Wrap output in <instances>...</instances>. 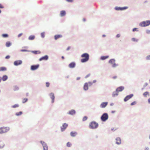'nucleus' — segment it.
I'll use <instances>...</instances> for the list:
<instances>
[{"mask_svg": "<svg viewBox=\"0 0 150 150\" xmlns=\"http://www.w3.org/2000/svg\"><path fill=\"white\" fill-rule=\"evenodd\" d=\"M82 58L81 59V62L82 63H84L87 62L89 59V55L87 53H84L81 55Z\"/></svg>", "mask_w": 150, "mask_h": 150, "instance_id": "f257e3e1", "label": "nucleus"}, {"mask_svg": "<svg viewBox=\"0 0 150 150\" xmlns=\"http://www.w3.org/2000/svg\"><path fill=\"white\" fill-rule=\"evenodd\" d=\"M9 130V128L8 127H2L0 128V134L6 133Z\"/></svg>", "mask_w": 150, "mask_h": 150, "instance_id": "f03ea898", "label": "nucleus"}, {"mask_svg": "<svg viewBox=\"0 0 150 150\" xmlns=\"http://www.w3.org/2000/svg\"><path fill=\"white\" fill-rule=\"evenodd\" d=\"M98 126V124L94 121L91 122L89 125V127L91 129H95Z\"/></svg>", "mask_w": 150, "mask_h": 150, "instance_id": "7ed1b4c3", "label": "nucleus"}, {"mask_svg": "<svg viewBox=\"0 0 150 150\" xmlns=\"http://www.w3.org/2000/svg\"><path fill=\"white\" fill-rule=\"evenodd\" d=\"M150 24V21H147L142 22L140 23V25L142 27H145L149 25Z\"/></svg>", "mask_w": 150, "mask_h": 150, "instance_id": "20e7f679", "label": "nucleus"}, {"mask_svg": "<svg viewBox=\"0 0 150 150\" xmlns=\"http://www.w3.org/2000/svg\"><path fill=\"white\" fill-rule=\"evenodd\" d=\"M108 118V114L106 113H104L101 117V120L103 121H105Z\"/></svg>", "mask_w": 150, "mask_h": 150, "instance_id": "39448f33", "label": "nucleus"}, {"mask_svg": "<svg viewBox=\"0 0 150 150\" xmlns=\"http://www.w3.org/2000/svg\"><path fill=\"white\" fill-rule=\"evenodd\" d=\"M40 143L42 145L44 150H47L48 146L47 144L44 142L42 141H41Z\"/></svg>", "mask_w": 150, "mask_h": 150, "instance_id": "423d86ee", "label": "nucleus"}, {"mask_svg": "<svg viewBox=\"0 0 150 150\" xmlns=\"http://www.w3.org/2000/svg\"><path fill=\"white\" fill-rule=\"evenodd\" d=\"M68 126V124L64 123L61 127V130L62 131H64Z\"/></svg>", "mask_w": 150, "mask_h": 150, "instance_id": "0eeeda50", "label": "nucleus"}, {"mask_svg": "<svg viewBox=\"0 0 150 150\" xmlns=\"http://www.w3.org/2000/svg\"><path fill=\"white\" fill-rule=\"evenodd\" d=\"M133 96V94H131L129 95H128L124 99V101L126 102L128 100L131 98Z\"/></svg>", "mask_w": 150, "mask_h": 150, "instance_id": "6e6552de", "label": "nucleus"}, {"mask_svg": "<svg viewBox=\"0 0 150 150\" xmlns=\"http://www.w3.org/2000/svg\"><path fill=\"white\" fill-rule=\"evenodd\" d=\"M39 66V64L32 65L31 67V69L32 70H36L38 68Z\"/></svg>", "mask_w": 150, "mask_h": 150, "instance_id": "1a4fd4ad", "label": "nucleus"}, {"mask_svg": "<svg viewBox=\"0 0 150 150\" xmlns=\"http://www.w3.org/2000/svg\"><path fill=\"white\" fill-rule=\"evenodd\" d=\"M22 61L21 60L15 61L14 62V64L15 66H18L21 64L22 63Z\"/></svg>", "mask_w": 150, "mask_h": 150, "instance_id": "9d476101", "label": "nucleus"}, {"mask_svg": "<svg viewBox=\"0 0 150 150\" xmlns=\"http://www.w3.org/2000/svg\"><path fill=\"white\" fill-rule=\"evenodd\" d=\"M76 66V63L74 62L70 63L69 65V67L71 68H74Z\"/></svg>", "mask_w": 150, "mask_h": 150, "instance_id": "9b49d317", "label": "nucleus"}, {"mask_svg": "<svg viewBox=\"0 0 150 150\" xmlns=\"http://www.w3.org/2000/svg\"><path fill=\"white\" fill-rule=\"evenodd\" d=\"M50 98L52 99V103H53L54 102V99L55 98L54 94L52 93H51L50 94Z\"/></svg>", "mask_w": 150, "mask_h": 150, "instance_id": "f8f14e48", "label": "nucleus"}, {"mask_svg": "<svg viewBox=\"0 0 150 150\" xmlns=\"http://www.w3.org/2000/svg\"><path fill=\"white\" fill-rule=\"evenodd\" d=\"M124 88L123 86H121L117 88L116 90V91L117 92H120L123 90Z\"/></svg>", "mask_w": 150, "mask_h": 150, "instance_id": "ddd939ff", "label": "nucleus"}, {"mask_svg": "<svg viewBox=\"0 0 150 150\" xmlns=\"http://www.w3.org/2000/svg\"><path fill=\"white\" fill-rule=\"evenodd\" d=\"M128 7H116L115 8V9L117 10H123L127 9V8Z\"/></svg>", "mask_w": 150, "mask_h": 150, "instance_id": "4468645a", "label": "nucleus"}, {"mask_svg": "<svg viewBox=\"0 0 150 150\" xmlns=\"http://www.w3.org/2000/svg\"><path fill=\"white\" fill-rule=\"evenodd\" d=\"M48 59V57L47 55H45L44 57H43L41 58H40L39 60L40 61H41L42 60H47Z\"/></svg>", "mask_w": 150, "mask_h": 150, "instance_id": "2eb2a0df", "label": "nucleus"}, {"mask_svg": "<svg viewBox=\"0 0 150 150\" xmlns=\"http://www.w3.org/2000/svg\"><path fill=\"white\" fill-rule=\"evenodd\" d=\"M116 143L117 144H120L121 143V140L120 138L117 137L116 139Z\"/></svg>", "mask_w": 150, "mask_h": 150, "instance_id": "dca6fc26", "label": "nucleus"}, {"mask_svg": "<svg viewBox=\"0 0 150 150\" xmlns=\"http://www.w3.org/2000/svg\"><path fill=\"white\" fill-rule=\"evenodd\" d=\"M108 103L107 102L102 103L100 105L101 107L102 108H104L107 106Z\"/></svg>", "mask_w": 150, "mask_h": 150, "instance_id": "f3484780", "label": "nucleus"}, {"mask_svg": "<svg viewBox=\"0 0 150 150\" xmlns=\"http://www.w3.org/2000/svg\"><path fill=\"white\" fill-rule=\"evenodd\" d=\"M60 16L62 17H63L65 16L66 15L65 11H61L60 13Z\"/></svg>", "mask_w": 150, "mask_h": 150, "instance_id": "a211bd4d", "label": "nucleus"}, {"mask_svg": "<svg viewBox=\"0 0 150 150\" xmlns=\"http://www.w3.org/2000/svg\"><path fill=\"white\" fill-rule=\"evenodd\" d=\"M62 37V35H56L54 36V39L55 40H57V39L61 38Z\"/></svg>", "mask_w": 150, "mask_h": 150, "instance_id": "6ab92c4d", "label": "nucleus"}, {"mask_svg": "<svg viewBox=\"0 0 150 150\" xmlns=\"http://www.w3.org/2000/svg\"><path fill=\"white\" fill-rule=\"evenodd\" d=\"M88 84L87 83H85L84 85L83 88L85 90H87L88 89Z\"/></svg>", "mask_w": 150, "mask_h": 150, "instance_id": "aec40b11", "label": "nucleus"}, {"mask_svg": "<svg viewBox=\"0 0 150 150\" xmlns=\"http://www.w3.org/2000/svg\"><path fill=\"white\" fill-rule=\"evenodd\" d=\"M75 113V110H72L69 111V114L71 115H73Z\"/></svg>", "mask_w": 150, "mask_h": 150, "instance_id": "412c9836", "label": "nucleus"}, {"mask_svg": "<svg viewBox=\"0 0 150 150\" xmlns=\"http://www.w3.org/2000/svg\"><path fill=\"white\" fill-rule=\"evenodd\" d=\"M109 62L112 65L115 62V60L114 59H111L109 61Z\"/></svg>", "mask_w": 150, "mask_h": 150, "instance_id": "4be33fe9", "label": "nucleus"}, {"mask_svg": "<svg viewBox=\"0 0 150 150\" xmlns=\"http://www.w3.org/2000/svg\"><path fill=\"white\" fill-rule=\"evenodd\" d=\"M77 134V133L76 132H72L70 133L72 137H74Z\"/></svg>", "mask_w": 150, "mask_h": 150, "instance_id": "5701e85b", "label": "nucleus"}, {"mask_svg": "<svg viewBox=\"0 0 150 150\" xmlns=\"http://www.w3.org/2000/svg\"><path fill=\"white\" fill-rule=\"evenodd\" d=\"M35 38V36L34 35L30 36L28 38V39L29 40H33Z\"/></svg>", "mask_w": 150, "mask_h": 150, "instance_id": "b1692460", "label": "nucleus"}, {"mask_svg": "<svg viewBox=\"0 0 150 150\" xmlns=\"http://www.w3.org/2000/svg\"><path fill=\"white\" fill-rule=\"evenodd\" d=\"M11 45V43L9 41H8L6 42V47H10Z\"/></svg>", "mask_w": 150, "mask_h": 150, "instance_id": "393cba45", "label": "nucleus"}, {"mask_svg": "<svg viewBox=\"0 0 150 150\" xmlns=\"http://www.w3.org/2000/svg\"><path fill=\"white\" fill-rule=\"evenodd\" d=\"M143 95L145 97H147V96H149V93L147 91L143 93Z\"/></svg>", "mask_w": 150, "mask_h": 150, "instance_id": "a878e982", "label": "nucleus"}, {"mask_svg": "<svg viewBox=\"0 0 150 150\" xmlns=\"http://www.w3.org/2000/svg\"><path fill=\"white\" fill-rule=\"evenodd\" d=\"M108 56H102L101 57L100 59L102 60H104L108 58Z\"/></svg>", "mask_w": 150, "mask_h": 150, "instance_id": "bb28decb", "label": "nucleus"}, {"mask_svg": "<svg viewBox=\"0 0 150 150\" xmlns=\"http://www.w3.org/2000/svg\"><path fill=\"white\" fill-rule=\"evenodd\" d=\"M7 79V76L6 75H4L3 76L2 79L3 81H5Z\"/></svg>", "mask_w": 150, "mask_h": 150, "instance_id": "cd10ccee", "label": "nucleus"}, {"mask_svg": "<svg viewBox=\"0 0 150 150\" xmlns=\"http://www.w3.org/2000/svg\"><path fill=\"white\" fill-rule=\"evenodd\" d=\"M13 89L14 91H18L19 89V88L17 86H13Z\"/></svg>", "mask_w": 150, "mask_h": 150, "instance_id": "c85d7f7f", "label": "nucleus"}, {"mask_svg": "<svg viewBox=\"0 0 150 150\" xmlns=\"http://www.w3.org/2000/svg\"><path fill=\"white\" fill-rule=\"evenodd\" d=\"M6 70V68L5 67H0V71H5Z\"/></svg>", "mask_w": 150, "mask_h": 150, "instance_id": "c756f323", "label": "nucleus"}, {"mask_svg": "<svg viewBox=\"0 0 150 150\" xmlns=\"http://www.w3.org/2000/svg\"><path fill=\"white\" fill-rule=\"evenodd\" d=\"M4 144L2 142H0V148H3L4 146Z\"/></svg>", "mask_w": 150, "mask_h": 150, "instance_id": "7c9ffc66", "label": "nucleus"}, {"mask_svg": "<svg viewBox=\"0 0 150 150\" xmlns=\"http://www.w3.org/2000/svg\"><path fill=\"white\" fill-rule=\"evenodd\" d=\"M22 114V112L21 111L19 112L16 113V116H18L21 115Z\"/></svg>", "mask_w": 150, "mask_h": 150, "instance_id": "2f4dec72", "label": "nucleus"}, {"mask_svg": "<svg viewBox=\"0 0 150 150\" xmlns=\"http://www.w3.org/2000/svg\"><path fill=\"white\" fill-rule=\"evenodd\" d=\"M71 146V144L69 142H68L67 144V146L68 147H70Z\"/></svg>", "mask_w": 150, "mask_h": 150, "instance_id": "473e14b6", "label": "nucleus"}, {"mask_svg": "<svg viewBox=\"0 0 150 150\" xmlns=\"http://www.w3.org/2000/svg\"><path fill=\"white\" fill-rule=\"evenodd\" d=\"M132 40L134 42H137L138 41V39H136L135 38H132Z\"/></svg>", "mask_w": 150, "mask_h": 150, "instance_id": "72a5a7b5", "label": "nucleus"}, {"mask_svg": "<svg viewBox=\"0 0 150 150\" xmlns=\"http://www.w3.org/2000/svg\"><path fill=\"white\" fill-rule=\"evenodd\" d=\"M19 106V105L17 104H15L13 106H12V108H17Z\"/></svg>", "mask_w": 150, "mask_h": 150, "instance_id": "f704fd0d", "label": "nucleus"}, {"mask_svg": "<svg viewBox=\"0 0 150 150\" xmlns=\"http://www.w3.org/2000/svg\"><path fill=\"white\" fill-rule=\"evenodd\" d=\"M2 36L4 38H7L8 37V35L7 34H3L2 35Z\"/></svg>", "mask_w": 150, "mask_h": 150, "instance_id": "c9c22d12", "label": "nucleus"}, {"mask_svg": "<svg viewBox=\"0 0 150 150\" xmlns=\"http://www.w3.org/2000/svg\"><path fill=\"white\" fill-rule=\"evenodd\" d=\"M28 100V99L27 98H24L23 99V103H24L26 102Z\"/></svg>", "mask_w": 150, "mask_h": 150, "instance_id": "e433bc0d", "label": "nucleus"}, {"mask_svg": "<svg viewBox=\"0 0 150 150\" xmlns=\"http://www.w3.org/2000/svg\"><path fill=\"white\" fill-rule=\"evenodd\" d=\"M117 92L116 91V92H115L113 93V96L114 97L115 96H117L118 95V94L117 93Z\"/></svg>", "mask_w": 150, "mask_h": 150, "instance_id": "4c0bfd02", "label": "nucleus"}, {"mask_svg": "<svg viewBox=\"0 0 150 150\" xmlns=\"http://www.w3.org/2000/svg\"><path fill=\"white\" fill-rule=\"evenodd\" d=\"M87 119V116H85L83 118V121H85Z\"/></svg>", "mask_w": 150, "mask_h": 150, "instance_id": "58836bf2", "label": "nucleus"}, {"mask_svg": "<svg viewBox=\"0 0 150 150\" xmlns=\"http://www.w3.org/2000/svg\"><path fill=\"white\" fill-rule=\"evenodd\" d=\"M45 34L44 32H42L41 33V35L42 38H44L45 37Z\"/></svg>", "mask_w": 150, "mask_h": 150, "instance_id": "ea45409f", "label": "nucleus"}, {"mask_svg": "<svg viewBox=\"0 0 150 150\" xmlns=\"http://www.w3.org/2000/svg\"><path fill=\"white\" fill-rule=\"evenodd\" d=\"M33 52L35 54H37L38 53H40V52L39 51H33Z\"/></svg>", "mask_w": 150, "mask_h": 150, "instance_id": "a19ab883", "label": "nucleus"}, {"mask_svg": "<svg viewBox=\"0 0 150 150\" xmlns=\"http://www.w3.org/2000/svg\"><path fill=\"white\" fill-rule=\"evenodd\" d=\"M118 65L115 63V62L112 65V67H117Z\"/></svg>", "mask_w": 150, "mask_h": 150, "instance_id": "79ce46f5", "label": "nucleus"}, {"mask_svg": "<svg viewBox=\"0 0 150 150\" xmlns=\"http://www.w3.org/2000/svg\"><path fill=\"white\" fill-rule=\"evenodd\" d=\"M50 83L48 82H47L46 83V86L47 87H49L50 86Z\"/></svg>", "mask_w": 150, "mask_h": 150, "instance_id": "37998d69", "label": "nucleus"}, {"mask_svg": "<svg viewBox=\"0 0 150 150\" xmlns=\"http://www.w3.org/2000/svg\"><path fill=\"white\" fill-rule=\"evenodd\" d=\"M136 101H134V102H132L131 104V105H134L136 104Z\"/></svg>", "mask_w": 150, "mask_h": 150, "instance_id": "c03bdc74", "label": "nucleus"}, {"mask_svg": "<svg viewBox=\"0 0 150 150\" xmlns=\"http://www.w3.org/2000/svg\"><path fill=\"white\" fill-rule=\"evenodd\" d=\"M146 59L147 60H150V55L147 56L146 57Z\"/></svg>", "mask_w": 150, "mask_h": 150, "instance_id": "a18cd8bd", "label": "nucleus"}, {"mask_svg": "<svg viewBox=\"0 0 150 150\" xmlns=\"http://www.w3.org/2000/svg\"><path fill=\"white\" fill-rule=\"evenodd\" d=\"M4 8V6L1 4H0V8Z\"/></svg>", "mask_w": 150, "mask_h": 150, "instance_id": "49530a36", "label": "nucleus"}, {"mask_svg": "<svg viewBox=\"0 0 150 150\" xmlns=\"http://www.w3.org/2000/svg\"><path fill=\"white\" fill-rule=\"evenodd\" d=\"M148 85V83H146L144 84V87H145L146 86H147Z\"/></svg>", "mask_w": 150, "mask_h": 150, "instance_id": "de8ad7c7", "label": "nucleus"}, {"mask_svg": "<svg viewBox=\"0 0 150 150\" xmlns=\"http://www.w3.org/2000/svg\"><path fill=\"white\" fill-rule=\"evenodd\" d=\"M137 28H134L132 30L134 32V31H137Z\"/></svg>", "mask_w": 150, "mask_h": 150, "instance_id": "09e8293b", "label": "nucleus"}, {"mask_svg": "<svg viewBox=\"0 0 150 150\" xmlns=\"http://www.w3.org/2000/svg\"><path fill=\"white\" fill-rule=\"evenodd\" d=\"M66 1L68 2H72L73 1V0H66Z\"/></svg>", "mask_w": 150, "mask_h": 150, "instance_id": "8fccbe9b", "label": "nucleus"}, {"mask_svg": "<svg viewBox=\"0 0 150 150\" xmlns=\"http://www.w3.org/2000/svg\"><path fill=\"white\" fill-rule=\"evenodd\" d=\"M120 37V34H118L116 35V37L117 38H119Z\"/></svg>", "mask_w": 150, "mask_h": 150, "instance_id": "3c124183", "label": "nucleus"}, {"mask_svg": "<svg viewBox=\"0 0 150 150\" xmlns=\"http://www.w3.org/2000/svg\"><path fill=\"white\" fill-rule=\"evenodd\" d=\"M10 57L8 55V56H7L5 58H6V59H8Z\"/></svg>", "mask_w": 150, "mask_h": 150, "instance_id": "603ef678", "label": "nucleus"}, {"mask_svg": "<svg viewBox=\"0 0 150 150\" xmlns=\"http://www.w3.org/2000/svg\"><path fill=\"white\" fill-rule=\"evenodd\" d=\"M22 35V33H20L18 35V37H21Z\"/></svg>", "mask_w": 150, "mask_h": 150, "instance_id": "864d4df0", "label": "nucleus"}, {"mask_svg": "<svg viewBox=\"0 0 150 150\" xmlns=\"http://www.w3.org/2000/svg\"><path fill=\"white\" fill-rule=\"evenodd\" d=\"M70 47H69L67 48V50H69L70 49Z\"/></svg>", "mask_w": 150, "mask_h": 150, "instance_id": "5fc2aeb1", "label": "nucleus"}, {"mask_svg": "<svg viewBox=\"0 0 150 150\" xmlns=\"http://www.w3.org/2000/svg\"><path fill=\"white\" fill-rule=\"evenodd\" d=\"M149 149V148L147 147H145V150H148Z\"/></svg>", "mask_w": 150, "mask_h": 150, "instance_id": "6e6d98bb", "label": "nucleus"}, {"mask_svg": "<svg viewBox=\"0 0 150 150\" xmlns=\"http://www.w3.org/2000/svg\"><path fill=\"white\" fill-rule=\"evenodd\" d=\"M21 51L22 52H25V51H26L27 50H21Z\"/></svg>", "mask_w": 150, "mask_h": 150, "instance_id": "4d7b16f0", "label": "nucleus"}, {"mask_svg": "<svg viewBox=\"0 0 150 150\" xmlns=\"http://www.w3.org/2000/svg\"><path fill=\"white\" fill-rule=\"evenodd\" d=\"M148 102L149 103H150V98L148 99Z\"/></svg>", "mask_w": 150, "mask_h": 150, "instance_id": "13d9d810", "label": "nucleus"}, {"mask_svg": "<svg viewBox=\"0 0 150 150\" xmlns=\"http://www.w3.org/2000/svg\"><path fill=\"white\" fill-rule=\"evenodd\" d=\"M117 78V76H114L113 77V79H115Z\"/></svg>", "mask_w": 150, "mask_h": 150, "instance_id": "bf43d9fd", "label": "nucleus"}, {"mask_svg": "<svg viewBox=\"0 0 150 150\" xmlns=\"http://www.w3.org/2000/svg\"><path fill=\"white\" fill-rule=\"evenodd\" d=\"M89 76H90V74H88V75H87L86 76V78H87V77H88Z\"/></svg>", "mask_w": 150, "mask_h": 150, "instance_id": "052dcab7", "label": "nucleus"}, {"mask_svg": "<svg viewBox=\"0 0 150 150\" xmlns=\"http://www.w3.org/2000/svg\"><path fill=\"white\" fill-rule=\"evenodd\" d=\"M80 79V77H77V78H76V79H77V80H79Z\"/></svg>", "mask_w": 150, "mask_h": 150, "instance_id": "680f3d73", "label": "nucleus"}, {"mask_svg": "<svg viewBox=\"0 0 150 150\" xmlns=\"http://www.w3.org/2000/svg\"><path fill=\"white\" fill-rule=\"evenodd\" d=\"M96 82V80H93V83H95Z\"/></svg>", "mask_w": 150, "mask_h": 150, "instance_id": "e2e57ef3", "label": "nucleus"}, {"mask_svg": "<svg viewBox=\"0 0 150 150\" xmlns=\"http://www.w3.org/2000/svg\"><path fill=\"white\" fill-rule=\"evenodd\" d=\"M83 21H86V19L84 18H83Z\"/></svg>", "mask_w": 150, "mask_h": 150, "instance_id": "0e129e2a", "label": "nucleus"}, {"mask_svg": "<svg viewBox=\"0 0 150 150\" xmlns=\"http://www.w3.org/2000/svg\"><path fill=\"white\" fill-rule=\"evenodd\" d=\"M88 83L90 85H91L92 84V83L91 82H88Z\"/></svg>", "mask_w": 150, "mask_h": 150, "instance_id": "69168bd1", "label": "nucleus"}, {"mask_svg": "<svg viewBox=\"0 0 150 150\" xmlns=\"http://www.w3.org/2000/svg\"><path fill=\"white\" fill-rule=\"evenodd\" d=\"M62 58L63 59H64V56H62Z\"/></svg>", "mask_w": 150, "mask_h": 150, "instance_id": "338daca9", "label": "nucleus"}, {"mask_svg": "<svg viewBox=\"0 0 150 150\" xmlns=\"http://www.w3.org/2000/svg\"><path fill=\"white\" fill-rule=\"evenodd\" d=\"M115 112V111H112V113H114Z\"/></svg>", "mask_w": 150, "mask_h": 150, "instance_id": "774afa93", "label": "nucleus"}]
</instances>
